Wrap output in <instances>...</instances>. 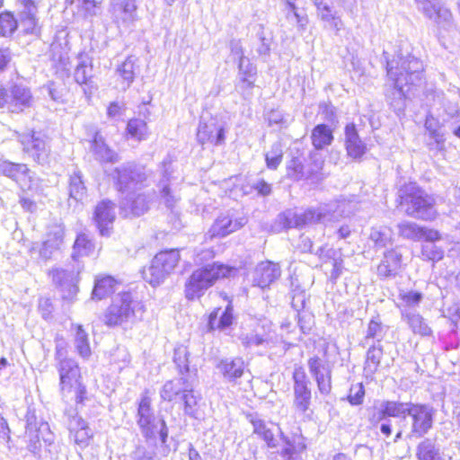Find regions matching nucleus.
Returning a JSON list of instances; mask_svg holds the SVG:
<instances>
[{"label": "nucleus", "instance_id": "f257e3e1", "mask_svg": "<svg viewBox=\"0 0 460 460\" xmlns=\"http://www.w3.org/2000/svg\"><path fill=\"white\" fill-rule=\"evenodd\" d=\"M93 251L94 244L92 240L87 234H80L73 246L72 259L75 261V265L71 269L52 270L50 273L52 279L60 288L64 299L72 300L78 292L79 274L84 269V265L78 261V258L90 256Z\"/></svg>", "mask_w": 460, "mask_h": 460}, {"label": "nucleus", "instance_id": "f03ea898", "mask_svg": "<svg viewBox=\"0 0 460 460\" xmlns=\"http://www.w3.org/2000/svg\"><path fill=\"white\" fill-rule=\"evenodd\" d=\"M396 421L397 432L394 438L396 443L404 438L412 440L423 438L432 429L436 410L430 404L413 403L405 410Z\"/></svg>", "mask_w": 460, "mask_h": 460}, {"label": "nucleus", "instance_id": "7ed1b4c3", "mask_svg": "<svg viewBox=\"0 0 460 460\" xmlns=\"http://www.w3.org/2000/svg\"><path fill=\"white\" fill-rule=\"evenodd\" d=\"M397 201L407 216L424 221H433L438 217L435 199L416 183L402 185L397 192Z\"/></svg>", "mask_w": 460, "mask_h": 460}, {"label": "nucleus", "instance_id": "20e7f679", "mask_svg": "<svg viewBox=\"0 0 460 460\" xmlns=\"http://www.w3.org/2000/svg\"><path fill=\"white\" fill-rule=\"evenodd\" d=\"M143 313L142 304L135 300L128 292L117 295L111 304L101 316L102 322L108 327L121 326L134 323Z\"/></svg>", "mask_w": 460, "mask_h": 460}, {"label": "nucleus", "instance_id": "39448f33", "mask_svg": "<svg viewBox=\"0 0 460 460\" xmlns=\"http://www.w3.org/2000/svg\"><path fill=\"white\" fill-rule=\"evenodd\" d=\"M160 396L167 402L179 400L183 403L184 413L195 417L198 397L194 392V377L190 375L167 381L160 391Z\"/></svg>", "mask_w": 460, "mask_h": 460}, {"label": "nucleus", "instance_id": "423d86ee", "mask_svg": "<svg viewBox=\"0 0 460 460\" xmlns=\"http://www.w3.org/2000/svg\"><path fill=\"white\" fill-rule=\"evenodd\" d=\"M230 271V268L217 263L195 270L186 282V297L190 300L199 297L216 280L228 276Z\"/></svg>", "mask_w": 460, "mask_h": 460}, {"label": "nucleus", "instance_id": "0eeeda50", "mask_svg": "<svg viewBox=\"0 0 460 460\" xmlns=\"http://www.w3.org/2000/svg\"><path fill=\"white\" fill-rule=\"evenodd\" d=\"M111 176L121 194L140 189L147 179L145 167L134 163H126L116 167Z\"/></svg>", "mask_w": 460, "mask_h": 460}, {"label": "nucleus", "instance_id": "6e6552de", "mask_svg": "<svg viewBox=\"0 0 460 460\" xmlns=\"http://www.w3.org/2000/svg\"><path fill=\"white\" fill-rule=\"evenodd\" d=\"M328 216V211L324 207L309 208L300 214L289 209L278 215L274 227L277 231L293 227L300 228L308 225L323 222Z\"/></svg>", "mask_w": 460, "mask_h": 460}, {"label": "nucleus", "instance_id": "1a4fd4ad", "mask_svg": "<svg viewBox=\"0 0 460 460\" xmlns=\"http://www.w3.org/2000/svg\"><path fill=\"white\" fill-rule=\"evenodd\" d=\"M410 402L396 401H385L380 407H374L368 414V420L373 427L379 425V429L385 437L392 434V422L390 417L398 418L403 415Z\"/></svg>", "mask_w": 460, "mask_h": 460}, {"label": "nucleus", "instance_id": "9d476101", "mask_svg": "<svg viewBox=\"0 0 460 460\" xmlns=\"http://www.w3.org/2000/svg\"><path fill=\"white\" fill-rule=\"evenodd\" d=\"M293 407L296 412L305 414L309 409L312 401L310 381L302 366H295L293 375Z\"/></svg>", "mask_w": 460, "mask_h": 460}, {"label": "nucleus", "instance_id": "9b49d317", "mask_svg": "<svg viewBox=\"0 0 460 460\" xmlns=\"http://www.w3.org/2000/svg\"><path fill=\"white\" fill-rule=\"evenodd\" d=\"M64 415L70 438L74 440L75 444L81 449L87 447L93 437L88 423L78 415L75 409H66Z\"/></svg>", "mask_w": 460, "mask_h": 460}, {"label": "nucleus", "instance_id": "f8f14e48", "mask_svg": "<svg viewBox=\"0 0 460 460\" xmlns=\"http://www.w3.org/2000/svg\"><path fill=\"white\" fill-rule=\"evenodd\" d=\"M383 55L386 59V66L388 65V58L386 57V51H384ZM394 67H397L398 71L402 72V79L404 83L416 85L419 84L422 78L423 64L422 62L411 55L398 56L397 59H393Z\"/></svg>", "mask_w": 460, "mask_h": 460}, {"label": "nucleus", "instance_id": "ddd939ff", "mask_svg": "<svg viewBox=\"0 0 460 460\" xmlns=\"http://www.w3.org/2000/svg\"><path fill=\"white\" fill-rule=\"evenodd\" d=\"M418 9L433 21L439 28L447 30L452 26L453 17L451 12L445 7L440 0H415Z\"/></svg>", "mask_w": 460, "mask_h": 460}, {"label": "nucleus", "instance_id": "4468645a", "mask_svg": "<svg viewBox=\"0 0 460 460\" xmlns=\"http://www.w3.org/2000/svg\"><path fill=\"white\" fill-rule=\"evenodd\" d=\"M386 70L388 77L394 82L393 87L386 93L387 101L394 109L401 110L404 105L405 98L403 86L408 85V84L403 82L402 72L398 71L397 67H394V62H388Z\"/></svg>", "mask_w": 460, "mask_h": 460}, {"label": "nucleus", "instance_id": "2eb2a0df", "mask_svg": "<svg viewBox=\"0 0 460 460\" xmlns=\"http://www.w3.org/2000/svg\"><path fill=\"white\" fill-rule=\"evenodd\" d=\"M309 372L314 378L322 394H328L332 390V367L324 364L319 357H312L307 361Z\"/></svg>", "mask_w": 460, "mask_h": 460}, {"label": "nucleus", "instance_id": "dca6fc26", "mask_svg": "<svg viewBox=\"0 0 460 460\" xmlns=\"http://www.w3.org/2000/svg\"><path fill=\"white\" fill-rule=\"evenodd\" d=\"M281 275V269L278 263L272 261H261L254 269L252 274L253 286L261 288L270 287Z\"/></svg>", "mask_w": 460, "mask_h": 460}, {"label": "nucleus", "instance_id": "f3484780", "mask_svg": "<svg viewBox=\"0 0 460 460\" xmlns=\"http://www.w3.org/2000/svg\"><path fill=\"white\" fill-rule=\"evenodd\" d=\"M137 425L145 438H151L155 436V415L151 408V399L146 394L142 396L138 404Z\"/></svg>", "mask_w": 460, "mask_h": 460}, {"label": "nucleus", "instance_id": "a211bd4d", "mask_svg": "<svg viewBox=\"0 0 460 460\" xmlns=\"http://www.w3.org/2000/svg\"><path fill=\"white\" fill-rule=\"evenodd\" d=\"M150 199L145 193L130 191L120 201V209L125 217L141 216L149 208Z\"/></svg>", "mask_w": 460, "mask_h": 460}, {"label": "nucleus", "instance_id": "6ab92c4d", "mask_svg": "<svg viewBox=\"0 0 460 460\" xmlns=\"http://www.w3.org/2000/svg\"><path fill=\"white\" fill-rule=\"evenodd\" d=\"M197 140L201 145L206 143L221 145L225 141V129L213 119L207 122L200 121L197 132Z\"/></svg>", "mask_w": 460, "mask_h": 460}, {"label": "nucleus", "instance_id": "aec40b11", "mask_svg": "<svg viewBox=\"0 0 460 460\" xmlns=\"http://www.w3.org/2000/svg\"><path fill=\"white\" fill-rule=\"evenodd\" d=\"M115 204L110 200H102L95 208L93 219L101 235H109L110 227L115 219Z\"/></svg>", "mask_w": 460, "mask_h": 460}, {"label": "nucleus", "instance_id": "412c9836", "mask_svg": "<svg viewBox=\"0 0 460 460\" xmlns=\"http://www.w3.org/2000/svg\"><path fill=\"white\" fill-rule=\"evenodd\" d=\"M283 447L279 455L285 460H302L301 454L305 450V438L299 435L285 436L280 429L278 428Z\"/></svg>", "mask_w": 460, "mask_h": 460}, {"label": "nucleus", "instance_id": "4be33fe9", "mask_svg": "<svg viewBox=\"0 0 460 460\" xmlns=\"http://www.w3.org/2000/svg\"><path fill=\"white\" fill-rule=\"evenodd\" d=\"M246 224L244 217L233 219L228 215L219 216L209 229L211 237H225Z\"/></svg>", "mask_w": 460, "mask_h": 460}, {"label": "nucleus", "instance_id": "5701e85b", "mask_svg": "<svg viewBox=\"0 0 460 460\" xmlns=\"http://www.w3.org/2000/svg\"><path fill=\"white\" fill-rule=\"evenodd\" d=\"M402 258V254L396 250L385 252L384 258L377 266V275L381 279L394 278L401 269Z\"/></svg>", "mask_w": 460, "mask_h": 460}, {"label": "nucleus", "instance_id": "b1692460", "mask_svg": "<svg viewBox=\"0 0 460 460\" xmlns=\"http://www.w3.org/2000/svg\"><path fill=\"white\" fill-rule=\"evenodd\" d=\"M90 149L94 158L101 163L114 164L119 160V155L105 143L99 132L95 133Z\"/></svg>", "mask_w": 460, "mask_h": 460}, {"label": "nucleus", "instance_id": "393cba45", "mask_svg": "<svg viewBox=\"0 0 460 460\" xmlns=\"http://www.w3.org/2000/svg\"><path fill=\"white\" fill-rule=\"evenodd\" d=\"M59 376L62 390L72 389L74 384L79 382L80 373L76 362L71 358H64L59 362Z\"/></svg>", "mask_w": 460, "mask_h": 460}, {"label": "nucleus", "instance_id": "a878e982", "mask_svg": "<svg viewBox=\"0 0 460 460\" xmlns=\"http://www.w3.org/2000/svg\"><path fill=\"white\" fill-rule=\"evenodd\" d=\"M324 161L317 153H311L309 162L304 164L303 181L312 185H317L324 179L323 173Z\"/></svg>", "mask_w": 460, "mask_h": 460}, {"label": "nucleus", "instance_id": "bb28decb", "mask_svg": "<svg viewBox=\"0 0 460 460\" xmlns=\"http://www.w3.org/2000/svg\"><path fill=\"white\" fill-rule=\"evenodd\" d=\"M402 319L408 324L414 334L420 336H430L432 330L426 320L418 313L410 308L402 310Z\"/></svg>", "mask_w": 460, "mask_h": 460}, {"label": "nucleus", "instance_id": "cd10ccee", "mask_svg": "<svg viewBox=\"0 0 460 460\" xmlns=\"http://www.w3.org/2000/svg\"><path fill=\"white\" fill-rule=\"evenodd\" d=\"M248 419L253 427V433L262 438L269 447H277L278 441L275 438V435L272 430L273 424L266 423L257 414H250L248 415Z\"/></svg>", "mask_w": 460, "mask_h": 460}, {"label": "nucleus", "instance_id": "c85d7f7f", "mask_svg": "<svg viewBox=\"0 0 460 460\" xmlns=\"http://www.w3.org/2000/svg\"><path fill=\"white\" fill-rule=\"evenodd\" d=\"M117 281L111 276H97L92 292V299L102 300L115 292Z\"/></svg>", "mask_w": 460, "mask_h": 460}, {"label": "nucleus", "instance_id": "c756f323", "mask_svg": "<svg viewBox=\"0 0 460 460\" xmlns=\"http://www.w3.org/2000/svg\"><path fill=\"white\" fill-rule=\"evenodd\" d=\"M345 137L348 155L353 158L361 157L366 152V146L359 139L354 125L346 126Z\"/></svg>", "mask_w": 460, "mask_h": 460}, {"label": "nucleus", "instance_id": "7c9ffc66", "mask_svg": "<svg viewBox=\"0 0 460 460\" xmlns=\"http://www.w3.org/2000/svg\"><path fill=\"white\" fill-rule=\"evenodd\" d=\"M78 64L75 66L74 77L75 81L79 84L92 85V60L87 55L80 53L78 55Z\"/></svg>", "mask_w": 460, "mask_h": 460}, {"label": "nucleus", "instance_id": "2f4dec72", "mask_svg": "<svg viewBox=\"0 0 460 460\" xmlns=\"http://www.w3.org/2000/svg\"><path fill=\"white\" fill-rule=\"evenodd\" d=\"M217 368L225 378L234 381L243 376L244 370V362L241 358L234 359H222L217 365Z\"/></svg>", "mask_w": 460, "mask_h": 460}, {"label": "nucleus", "instance_id": "473e14b6", "mask_svg": "<svg viewBox=\"0 0 460 460\" xmlns=\"http://www.w3.org/2000/svg\"><path fill=\"white\" fill-rule=\"evenodd\" d=\"M31 155L38 164H44L48 162L49 147L45 136H36L35 133L31 135Z\"/></svg>", "mask_w": 460, "mask_h": 460}, {"label": "nucleus", "instance_id": "72a5a7b5", "mask_svg": "<svg viewBox=\"0 0 460 460\" xmlns=\"http://www.w3.org/2000/svg\"><path fill=\"white\" fill-rule=\"evenodd\" d=\"M232 322L233 308L231 305H227L224 311L220 308L214 310L208 317V325L209 330H224L230 326Z\"/></svg>", "mask_w": 460, "mask_h": 460}, {"label": "nucleus", "instance_id": "f704fd0d", "mask_svg": "<svg viewBox=\"0 0 460 460\" xmlns=\"http://www.w3.org/2000/svg\"><path fill=\"white\" fill-rule=\"evenodd\" d=\"M311 140L315 149H323L333 140L332 130L325 124H319L313 128Z\"/></svg>", "mask_w": 460, "mask_h": 460}, {"label": "nucleus", "instance_id": "c9c22d12", "mask_svg": "<svg viewBox=\"0 0 460 460\" xmlns=\"http://www.w3.org/2000/svg\"><path fill=\"white\" fill-rule=\"evenodd\" d=\"M37 442L40 444V447H42L41 441L44 443L46 450L49 452L51 457L57 456L58 454V447L53 444V434L50 431L49 423L41 421L39 427L35 430Z\"/></svg>", "mask_w": 460, "mask_h": 460}, {"label": "nucleus", "instance_id": "e433bc0d", "mask_svg": "<svg viewBox=\"0 0 460 460\" xmlns=\"http://www.w3.org/2000/svg\"><path fill=\"white\" fill-rule=\"evenodd\" d=\"M383 353V347L381 344H373L369 347L367 351L364 365V371L367 376H372L377 371Z\"/></svg>", "mask_w": 460, "mask_h": 460}, {"label": "nucleus", "instance_id": "4c0bfd02", "mask_svg": "<svg viewBox=\"0 0 460 460\" xmlns=\"http://www.w3.org/2000/svg\"><path fill=\"white\" fill-rule=\"evenodd\" d=\"M136 61L137 58L130 56L117 68V74L122 79L121 89L124 91L127 90L134 81Z\"/></svg>", "mask_w": 460, "mask_h": 460}, {"label": "nucleus", "instance_id": "58836bf2", "mask_svg": "<svg viewBox=\"0 0 460 460\" xmlns=\"http://www.w3.org/2000/svg\"><path fill=\"white\" fill-rule=\"evenodd\" d=\"M155 263L160 264L164 271L172 273L180 261V252L176 249L163 251L155 256Z\"/></svg>", "mask_w": 460, "mask_h": 460}, {"label": "nucleus", "instance_id": "ea45409f", "mask_svg": "<svg viewBox=\"0 0 460 460\" xmlns=\"http://www.w3.org/2000/svg\"><path fill=\"white\" fill-rule=\"evenodd\" d=\"M143 279L153 287L161 284L164 279L169 275L160 264L155 263V258L151 261V265L142 271Z\"/></svg>", "mask_w": 460, "mask_h": 460}, {"label": "nucleus", "instance_id": "a19ab883", "mask_svg": "<svg viewBox=\"0 0 460 460\" xmlns=\"http://www.w3.org/2000/svg\"><path fill=\"white\" fill-rule=\"evenodd\" d=\"M416 456L418 460H442L439 456V449L429 438L422 440L417 446Z\"/></svg>", "mask_w": 460, "mask_h": 460}, {"label": "nucleus", "instance_id": "79ce46f5", "mask_svg": "<svg viewBox=\"0 0 460 460\" xmlns=\"http://www.w3.org/2000/svg\"><path fill=\"white\" fill-rule=\"evenodd\" d=\"M423 226H419L417 223L410 221H402L398 224L399 235L404 239L419 242L421 240Z\"/></svg>", "mask_w": 460, "mask_h": 460}, {"label": "nucleus", "instance_id": "37998d69", "mask_svg": "<svg viewBox=\"0 0 460 460\" xmlns=\"http://www.w3.org/2000/svg\"><path fill=\"white\" fill-rule=\"evenodd\" d=\"M242 344L246 348L251 347H268L272 342L270 333L260 334L258 332H251L243 334L240 337Z\"/></svg>", "mask_w": 460, "mask_h": 460}, {"label": "nucleus", "instance_id": "c03bdc74", "mask_svg": "<svg viewBox=\"0 0 460 460\" xmlns=\"http://www.w3.org/2000/svg\"><path fill=\"white\" fill-rule=\"evenodd\" d=\"M387 329L378 318L371 319L367 325L365 342L367 343L369 340H374L380 344L386 334Z\"/></svg>", "mask_w": 460, "mask_h": 460}, {"label": "nucleus", "instance_id": "a18cd8bd", "mask_svg": "<svg viewBox=\"0 0 460 460\" xmlns=\"http://www.w3.org/2000/svg\"><path fill=\"white\" fill-rule=\"evenodd\" d=\"M238 67L240 73L243 75L242 79L243 87H253V80L251 78L256 74L255 66L250 62L249 58L241 56Z\"/></svg>", "mask_w": 460, "mask_h": 460}, {"label": "nucleus", "instance_id": "49530a36", "mask_svg": "<svg viewBox=\"0 0 460 460\" xmlns=\"http://www.w3.org/2000/svg\"><path fill=\"white\" fill-rule=\"evenodd\" d=\"M283 158V146L280 142H275L265 155L267 167L276 170Z\"/></svg>", "mask_w": 460, "mask_h": 460}, {"label": "nucleus", "instance_id": "de8ad7c7", "mask_svg": "<svg viewBox=\"0 0 460 460\" xmlns=\"http://www.w3.org/2000/svg\"><path fill=\"white\" fill-rule=\"evenodd\" d=\"M188 356L189 351L185 346H179L174 349L173 361L181 376L190 375Z\"/></svg>", "mask_w": 460, "mask_h": 460}, {"label": "nucleus", "instance_id": "09e8293b", "mask_svg": "<svg viewBox=\"0 0 460 460\" xmlns=\"http://www.w3.org/2000/svg\"><path fill=\"white\" fill-rule=\"evenodd\" d=\"M127 132L130 137L141 141L147 136V125L143 119H129L127 125Z\"/></svg>", "mask_w": 460, "mask_h": 460}, {"label": "nucleus", "instance_id": "8fccbe9b", "mask_svg": "<svg viewBox=\"0 0 460 460\" xmlns=\"http://www.w3.org/2000/svg\"><path fill=\"white\" fill-rule=\"evenodd\" d=\"M75 346L82 358H88L91 355V349L88 341V334L81 325L76 327L75 336Z\"/></svg>", "mask_w": 460, "mask_h": 460}, {"label": "nucleus", "instance_id": "3c124183", "mask_svg": "<svg viewBox=\"0 0 460 460\" xmlns=\"http://www.w3.org/2000/svg\"><path fill=\"white\" fill-rule=\"evenodd\" d=\"M425 128L438 146L445 142L444 133L441 131L439 121L431 114H428L425 120Z\"/></svg>", "mask_w": 460, "mask_h": 460}, {"label": "nucleus", "instance_id": "603ef678", "mask_svg": "<svg viewBox=\"0 0 460 460\" xmlns=\"http://www.w3.org/2000/svg\"><path fill=\"white\" fill-rule=\"evenodd\" d=\"M369 239L374 243L376 248H384L391 241L390 229L385 226L373 227L370 232Z\"/></svg>", "mask_w": 460, "mask_h": 460}, {"label": "nucleus", "instance_id": "864d4df0", "mask_svg": "<svg viewBox=\"0 0 460 460\" xmlns=\"http://www.w3.org/2000/svg\"><path fill=\"white\" fill-rule=\"evenodd\" d=\"M85 187L79 171L74 172L69 179V195L75 200H79L84 194Z\"/></svg>", "mask_w": 460, "mask_h": 460}, {"label": "nucleus", "instance_id": "5fc2aeb1", "mask_svg": "<svg viewBox=\"0 0 460 460\" xmlns=\"http://www.w3.org/2000/svg\"><path fill=\"white\" fill-rule=\"evenodd\" d=\"M304 164L300 157H293L288 161L286 165L287 177L296 181H303Z\"/></svg>", "mask_w": 460, "mask_h": 460}, {"label": "nucleus", "instance_id": "6e6d98bb", "mask_svg": "<svg viewBox=\"0 0 460 460\" xmlns=\"http://www.w3.org/2000/svg\"><path fill=\"white\" fill-rule=\"evenodd\" d=\"M17 21L10 12L0 13V36H11L17 29Z\"/></svg>", "mask_w": 460, "mask_h": 460}, {"label": "nucleus", "instance_id": "4d7b16f0", "mask_svg": "<svg viewBox=\"0 0 460 460\" xmlns=\"http://www.w3.org/2000/svg\"><path fill=\"white\" fill-rule=\"evenodd\" d=\"M10 100L12 105L19 110H22V107L27 106L29 94L24 87L15 84L12 87Z\"/></svg>", "mask_w": 460, "mask_h": 460}, {"label": "nucleus", "instance_id": "13d9d810", "mask_svg": "<svg viewBox=\"0 0 460 460\" xmlns=\"http://www.w3.org/2000/svg\"><path fill=\"white\" fill-rule=\"evenodd\" d=\"M169 179L167 177V171H164V178L160 181V185L162 186L161 190V197L164 200V203L167 208H172L176 202L179 200V198L171 192V190L167 184Z\"/></svg>", "mask_w": 460, "mask_h": 460}, {"label": "nucleus", "instance_id": "bf43d9fd", "mask_svg": "<svg viewBox=\"0 0 460 460\" xmlns=\"http://www.w3.org/2000/svg\"><path fill=\"white\" fill-rule=\"evenodd\" d=\"M421 254L428 261H439L444 257V250L435 243H425L421 246Z\"/></svg>", "mask_w": 460, "mask_h": 460}, {"label": "nucleus", "instance_id": "052dcab7", "mask_svg": "<svg viewBox=\"0 0 460 460\" xmlns=\"http://www.w3.org/2000/svg\"><path fill=\"white\" fill-rule=\"evenodd\" d=\"M399 298L402 301L404 306L413 307L421 302L423 296L418 291H401Z\"/></svg>", "mask_w": 460, "mask_h": 460}, {"label": "nucleus", "instance_id": "680f3d73", "mask_svg": "<svg viewBox=\"0 0 460 460\" xmlns=\"http://www.w3.org/2000/svg\"><path fill=\"white\" fill-rule=\"evenodd\" d=\"M65 235V227L61 223L52 224L49 227L48 239H52L53 244L59 247Z\"/></svg>", "mask_w": 460, "mask_h": 460}, {"label": "nucleus", "instance_id": "e2e57ef3", "mask_svg": "<svg viewBox=\"0 0 460 460\" xmlns=\"http://www.w3.org/2000/svg\"><path fill=\"white\" fill-rule=\"evenodd\" d=\"M119 9L123 13L124 22H133L136 19L137 4L135 0H123L119 4Z\"/></svg>", "mask_w": 460, "mask_h": 460}, {"label": "nucleus", "instance_id": "0e129e2a", "mask_svg": "<svg viewBox=\"0 0 460 460\" xmlns=\"http://www.w3.org/2000/svg\"><path fill=\"white\" fill-rule=\"evenodd\" d=\"M26 164H5L3 165V172L10 178H13L18 181L20 174H23L27 171Z\"/></svg>", "mask_w": 460, "mask_h": 460}, {"label": "nucleus", "instance_id": "69168bd1", "mask_svg": "<svg viewBox=\"0 0 460 460\" xmlns=\"http://www.w3.org/2000/svg\"><path fill=\"white\" fill-rule=\"evenodd\" d=\"M320 20L325 22V28L334 31L336 35L344 28V22L338 13H334Z\"/></svg>", "mask_w": 460, "mask_h": 460}, {"label": "nucleus", "instance_id": "338daca9", "mask_svg": "<svg viewBox=\"0 0 460 460\" xmlns=\"http://www.w3.org/2000/svg\"><path fill=\"white\" fill-rule=\"evenodd\" d=\"M365 389L361 383L352 385L349 389L348 400L352 405H359L363 402Z\"/></svg>", "mask_w": 460, "mask_h": 460}, {"label": "nucleus", "instance_id": "774afa93", "mask_svg": "<svg viewBox=\"0 0 460 460\" xmlns=\"http://www.w3.org/2000/svg\"><path fill=\"white\" fill-rule=\"evenodd\" d=\"M314 4L319 19L326 18V16L337 13L329 0H314Z\"/></svg>", "mask_w": 460, "mask_h": 460}]
</instances>
